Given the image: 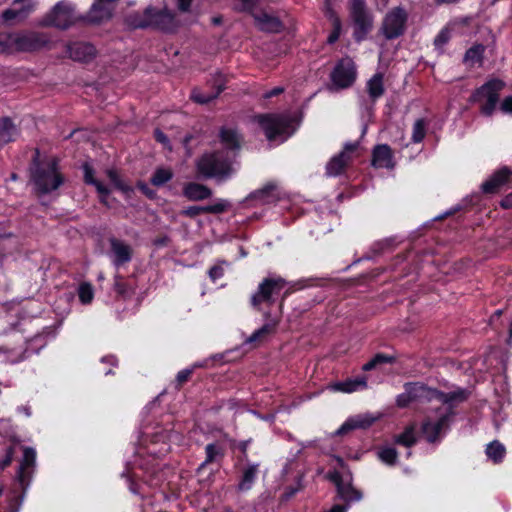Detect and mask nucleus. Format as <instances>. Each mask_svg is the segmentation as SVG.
<instances>
[{
  "label": "nucleus",
  "mask_w": 512,
  "mask_h": 512,
  "mask_svg": "<svg viewBox=\"0 0 512 512\" xmlns=\"http://www.w3.org/2000/svg\"><path fill=\"white\" fill-rule=\"evenodd\" d=\"M220 140L227 150L226 153L223 151L205 153L196 161L197 172L204 178H215L221 181L229 178L233 172L230 153L234 154L240 149L242 138L235 129L223 128L220 131Z\"/></svg>",
  "instance_id": "nucleus-1"
},
{
  "label": "nucleus",
  "mask_w": 512,
  "mask_h": 512,
  "mask_svg": "<svg viewBox=\"0 0 512 512\" xmlns=\"http://www.w3.org/2000/svg\"><path fill=\"white\" fill-rule=\"evenodd\" d=\"M31 182L39 195L50 194L57 190L63 183L64 177L59 171L57 161L51 159L44 163L34 160L31 168Z\"/></svg>",
  "instance_id": "nucleus-2"
},
{
  "label": "nucleus",
  "mask_w": 512,
  "mask_h": 512,
  "mask_svg": "<svg viewBox=\"0 0 512 512\" xmlns=\"http://www.w3.org/2000/svg\"><path fill=\"white\" fill-rule=\"evenodd\" d=\"M269 141H285L296 130L295 120L288 114H262L254 117Z\"/></svg>",
  "instance_id": "nucleus-3"
},
{
  "label": "nucleus",
  "mask_w": 512,
  "mask_h": 512,
  "mask_svg": "<svg viewBox=\"0 0 512 512\" xmlns=\"http://www.w3.org/2000/svg\"><path fill=\"white\" fill-rule=\"evenodd\" d=\"M49 43L45 33L36 31H17L9 33V46L7 53L35 52Z\"/></svg>",
  "instance_id": "nucleus-4"
},
{
  "label": "nucleus",
  "mask_w": 512,
  "mask_h": 512,
  "mask_svg": "<svg viewBox=\"0 0 512 512\" xmlns=\"http://www.w3.org/2000/svg\"><path fill=\"white\" fill-rule=\"evenodd\" d=\"M75 7L69 1H60L39 21L43 27H55L66 30L75 23Z\"/></svg>",
  "instance_id": "nucleus-5"
},
{
  "label": "nucleus",
  "mask_w": 512,
  "mask_h": 512,
  "mask_svg": "<svg viewBox=\"0 0 512 512\" xmlns=\"http://www.w3.org/2000/svg\"><path fill=\"white\" fill-rule=\"evenodd\" d=\"M408 13L403 7H394L384 16L379 33L386 40H393L402 36L406 29Z\"/></svg>",
  "instance_id": "nucleus-6"
},
{
  "label": "nucleus",
  "mask_w": 512,
  "mask_h": 512,
  "mask_svg": "<svg viewBox=\"0 0 512 512\" xmlns=\"http://www.w3.org/2000/svg\"><path fill=\"white\" fill-rule=\"evenodd\" d=\"M350 17L354 23V37L362 41L373 28V16L366 8L363 0H351Z\"/></svg>",
  "instance_id": "nucleus-7"
},
{
  "label": "nucleus",
  "mask_w": 512,
  "mask_h": 512,
  "mask_svg": "<svg viewBox=\"0 0 512 512\" xmlns=\"http://www.w3.org/2000/svg\"><path fill=\"white\" fill-rule=\"evenodd\" d=\"M453 415L454 413L448 409L445 411L438 409L436 418L427 417L422 424L421 431L428 442L434 443L446 433Z\"/></svg>",
  "instance_id": "nucleus-8"
},
{
  "label": "nucleus",
  "mask_w": 512,
  "mask_h": 512,
  "mask_svg": "<svg viewBox=\"0 0 512 512\" xmlns=\"http://www.w3.org/2000/svg\"><path fill=\"white\" fill-rule=\"evenodd\" d=\"M286 286L285 279L281 277H268L262 280L257 291L251 296V304L258 308L261 303L272 304L273 296L278 294Z\"/></svg>",
  "instance_id": "nucleus-9"
},
{
  "label": "nucleus",
  "mask_w": 512,
  "mask_h": 512,
  "mask_svg": "<svg viewBox=\"0 0 512 512\" xmlns=\"http://www.w3.org/2000/svg\"><path fill=\"white\" fill-rule=\"evenodd\" d=\"M505 87L500 79H491L482 84V115L491 116L499 107V95Z\"/></svg>",
  "instance_id": "nucleus-10"
},
{
  "label": "nucleus",
  "mask_w": 512,
  "mask_h": 512,
  "mask_svg": "<svg viewBox=\"0 0 512 512\" xmlns=\"http://www.w3.org/2000/svg\"><path fill=\"white\" fill-rule=\"evenodd\" d=\"M355 78V65L349 58L339 61L331 74L332 82L338 88H347L351 86L355 81Z\"/></svg>",
  "instance_id": "nucleus-11"
},
{
  "label": "nucleus",
  "mask_w": 512,
  "mask_h": 512,
  "mask_svg": "<svg viewBox=\"0 0 512 512\" xmlns=\"http://www.w3.org/2000/svg\"><path fill=\"white\" fill-rule=\"evenodd\" d=\"M358 148V143H347L344 146V149L337 155L333 156L330 161L326 165V174L328 176H338L340 175L348 163L352 159V154L355 153V151Z\"/></svg>",
  "instance_id": "nucleus-12"
},
{
  "label": "nucleus",
  "mask_w": 512,
  "mask_h": 512,
  "mask_svg": "<svg viewBox=\"0 0 512 512\" xmlns=\"http://www.w3.org/2000/svg\"><path fill=\"white\" fill-rule=\"evenodd\" d=\"M470 396V391L463 388H457L448 393L441 392L437 389H434L433 401H438L444 405V407L439 408L440 411H445L448 409L453 413V407L458 404L466 401Z\"/></svg>",
  "instance_id": "nucleus-13"
},
{
  "label": "nucleus",
  "mask_w": 512,
  "mask_h": 512,
  "mask_svg": "<svg viewBox=\"0 0 512 512\" xmlns=\"http://www.w3.org/2000/svg\"><path fill=\"white\" fill-rule=\"evenodd\" d=\"M67 54L73 61L80 63H90L97 57V50L88 42H72L67 45Z\"/></svg>",
  "instance_id": "nucleus-14"
},
{
  "label": "nucleus",
  "mask_w": 512,
  "mask_h": 512,
  "mask_svg": "<svg viewBox=\"0 0 512 512\" xmlns=\"http://www.w3.org/2000/svg\"><path fill=\"white\" fill-rule=\"evenodd\" d=\"M147 15L152 28L163 31H172L177 24L173 13L167 9L147 8Z\"/></svg>",
  "instance_id": "nucleus-15"
},
{
  "label": "nucleus",
  "mask_w": 512,
  "mask_h": 512,
  "mask_svg": "<svg viewBox=\"0 0 512 512\" xmlns=\"http://www.w3.org/2000/svg\"><path fill=\"white\" fill-rule=\"evenodd\" d=\"M34 9L32 0H14L13 7L6 9L2 13V19L5 23L23 21L27 15Z\"/></svg>",
  "instance_id": "nucleus-16"
},
{
  "label": "nucleus",
  "mask_w": 512,
  "mask_h": 512,
  "mask_svg": "<svg viewBox=\"0 0 512 512\" xmlns=\"http://www.w3.org/2000/svg\"><path fill=\"white\" fill-rule=\"evenodd\" d=\"M109 243L112 263L115 267L119 268L120 266L131 261L133 256V249L129 244L114 237L109 239Z\"/></svg>",
  "instance_id": "nucleus-17"
},
{
  "label": "nucleus",
  "mask_w": 512,
  "mask_h": 512,
  "mask_svg": "<svg viewBox=\"0 0 512 512\" xmlns=\"http://www.w3.org/2000/svg\"><path fill=\"white\" fill-rule=\"evenodd\" d=\"M512 180V171L503 167L494 172L489 179L482 183V193L493 194Z\"/></svg>",
  "instance_id": "nucleus-18"
},
{
  "label": "nucleus",
  "mask_w": 512,
  "mask_h": 512,
  "mask_svg": "<svg viewBox=\"0 0 512 512\" xmlns=\"http://www.w3.org/2000/svg\"><path fill=\"white\" fill-rule=\"evenodd\" d=\"M36 461V452L33 448L25 447L23 449V459L20 463L19 471L17 474L18 481L25 490L29 485V481L32 475V469Z\"/></svg>",
  "instance_id": "nucleus-19"
},
{
  "label": "nucleus",
  "mask_w": 512,
  "mask_h": 512,
  "mask_svg": "<svg viewBox=\"0 0 512 512\" xmlns=\"http://www.w3.org/2000/svg\"><path fill=\"white\" fill-rule=\"evenodd\" d=\"M380 416H374L369 413L355 415L348 418L336 431L337 435H344L347 432L355 429H367L372 426Z\"/></svg>",
  "instance_id": "nucleus-20"
},
{
  "label": "nucleus",
  "mask_w": 512,
  "mask_h": 512,
  "mask_svg": "<svg viewBox=\"0 0 512 512\" xmlns=\"http://www.w3.org/2000/svg\"><path fill=\"white\" fill-rule=\"evenodd\" d=\"M333 480L337 487L338 496L347 505L359 502L363 498L362 492L352 485L351 480H344L338 474L333 477Z\"/></svg>",
  "instance_id": "nucleus-21"
},
{
  "label": "nucleus",
  "mask_w": 512,
  "mask_h": 512,
  "mask_svg": "<svg viewBox=\"0 0 512 512\" xmlns=\"http://www.w3.org/2000/svg\"><path fill=\"white\" fill-rule=\"evenodd\" d=\"M281 196L280 188L274 181L268 182L262 188L253 191L248 199L255 200L260 204L276 203Z\"/></svg>",
  "instance_id": "nucleus-22"
},
{
  "label": "nucleus",
  "mask_w": 512,
  "mask_h": 512,
  "mask_svg": "<svg viewBox=\"0 0 512 512\" xmlns=\"http://www.w3.org/2000/svg\"><path fill=\"white\" fill-rule=\"evenodd\" d=\"M99 0L90 7L85 16V20L90 24H100L110 20L113 16V8L111 5L103 3Z\"/></svg>",
  "instance_id": "nucleus-23"
},
{
  "label": "nucleus",
  "mask_w": 512,
  "mask_h": 512,
  "mask_svg": "<svg viewBox=\"0 0 512 512\" xmlns=\"http://www.w3.org/2000/svg\"><path fill=\"white\" fill-rule=\"evenodd\" d=\"M372 165L376 168H394L393 152L387 144H380L374 147Z\"/></svg>",
  "instance_id": "nucleus-24"
},
{
  "label": "nucleus",
  "mask_w": 512,
  "mask_h": 512,
  "mask_svg": "<svg viewBox=\"0 0 512 512\" xmlns=\"http://www.w3.org/2000/svg\"><path fill=\"white\" fill-rule=\"evenodd\" d=\"M252 16L256 26L262 31L277 33L282 29L281 21L265 11L254 12Z\"/></svg>",
  "instance_id": "nucleus-25"
},
{
  "label": "nucleus",
  "mask_w": 512,
  "mask_h": 512,
  "mask_svg": "<svg viewBox=\"0 0 512 512\" xmlns=\"http://www.w3.org/2000/svg\"><path fill=\"white\" fill-rule=\"evenodd\" d=\"M406 393L411 398V401H433L434 389L427 387L426 385L415 382L406 383L404 385Z\"/></svg>",
  "instance_id": "nucleus-26"
},
{
  "label": "nucleus",
  "mask_w": 512,
  "mask_h": 512,
  "mask_svg": "<svg viewBox=\"0 0 512 512\" xmlns=\"http://www.w3.org/2000/svg\"><path fill=\"white\" fill-rule=\"evenodd\" d=\"M183 195L190 201H201L210 198L212 191L203 184L189 182L183 187Z\"/></svg>",
  "instance_id": "nucleus-27"
},
{
  "label": "nucleus",
  "mask_w": 512,
  "mask_h": 512,
  "mask_svg": "<svg viewBox=\"0 0 512 512\" xmlns=\"http://www.w3.org/2000/svg\"><path fill=\"white\" fill-rule=\"evenodd\" d=\"M506 447L499 440H493L486 445L485 455L487 460L492 462L494 465H500L506 458Z\"/></svg>",
  "instance_id": "nucleus-28"
},
{
  "label": "nucleus",
  "mask_w": 512,
  "mask_h": 512,
  "mask_svg": "<svg viewBox=\"0 0 512 512\" xmlns=\"http://www.w3.org/2000/svg\"><path fill=\"white\" fill-rule=\"evenodd\" d=\"M367 388V378L357 377L354 379H347L345 381L336 382L331 385V389L337 392L352 393L358 390Z\"/></svg>",
  "instance_id": "nucleus-29"
},
{
  "label": "nucleus",
  "mask_w": 512,
  "mask_h": 512,
  "mask_svg": "<svg viewBox=\"0 0 512 512\" xmlns=\"http://www.w3.org/2000/svg\"><path fill=\"white\" fill-rule=\"evenodd\" d=\"M224 448L218 443H209L205 447V460L199 465L198 471L203 470L207 465L220 462L224 457Z\"/></svg>",
  "instance_id": "nucleus-30"
},
{
  "label": "nucleus",
  "mask_w": 512,
  "mask_h": 512,
  "mask_svg": "<svg viewBox=\"0 0 512 512\" xmlns=\"http://www.w3.org/2000/svg\"><path fill=\"white\" fill-rule=\"evenodd\" d=\"M257 474L258 464H250L244 468L241 479L237 485V490L239 492L249 491L257 478Z\"/></svg>",
  "instance_id": "nucleus-31"
},
{
  "label": "nucleus",
  "mask_w": 512,
  "mask_h": 512,
  "mask_svg": "<svg viewBox=\"0 0 512 512\" xmlns=\"http://www.w3.org/2000/svg\"><path fill=\"white\" fill-rule=\"evenodd\" d=\"M84 181L87 184L94 185L97 192L100 194L101 201L105 202V198L109 195V189L100 181L96 180L93 176L94 171L88 163L83 164Z\"/></svg>",
  "instance_id": "nucleus-32"
},
{
  "label": "nucleus",
  "mask_w": 512,
  "mask_h": 512,
  "mask_svg": "<svg viewBox=\"0 0 512 512\" xmlns=\"http://www.w3.org/2000/svg\"><path fill=\"white\" fill-rule=\"evenodd\" d=\"M17 135L14 124L8 118L0 119V148L13 141Z\"/></svg>",
  "instance_id": "nucleus-33"
},
{
  "label": "nucleus",
  "mask_w": 512,
  "mask_h": 512,
  "mask_svg": "<svg viewBox=\"0 0 512 512\" xmlns=\"http://www.w3.org/2000/svg\"><path fill=\"white\" fill-rule=\"evenodd\" d=\"M369 97L375 101L384 94L383 75L376 73L372 78L369 79L366 85Z\"/></svg>",
  "instance_id": "nucleus-34"
},
{
  "label": "nucleus",
  "mask_w": 512,
  "mask_h": 512,
  "mask_svg": "<svg viewBox=\"0 0 512 512\" xmlns=\"http://www.w3.org/2000/svg\"><path fill=\"white\" fill-rule=\"evenodd\" d=\"M279 324L278 319H270L267 323H265L261 328L255 330L251 336L247 339L248 343L260 341L264 339L266 336L275 332L277 326Z\"/></svg>",
  "instance_id": "nucleus-35"
},
{
  "label": "nucleus",
  "mask_w": 512,
  "mask_h": 512,
  "mask_svg": "<svg viewBox=\"0 0 512 512\" xmlns=\"http://www.w3.org/2000/svg\"><path fill=\"white\" fill-rule=\"evenodd\" d=\"M222 88L218 87L213 92H204L201 89L194 88L191 92L190 98L199 104H207L217 98V96L221 93Z\"/></svg>",
  "instance_id": "nucleus-36"
},
{
  "label": "nucleus",
  "mask_w": 512,
  "mask_h": 512,
  "mask_svg": "<svg viewBox=\"0 0 512 512\" xmlns=\"http://www.w3.org/2000/svg\"><path fill=\"white\" fill-rule=\"evenodd\" d=\"M173 178V172L169 168H157L151 177V184L157 187L163 186Z\"/></svg>",
  "instance_id": "nucleus-37"
},
{
  "label": "nucleus",
  "mask_w": 512,
  "mask_h": 512,
  "mask_svg": "<svg viewBox=\"0 0 512 512\" xmlns=\"http://www.w3.org/2000/svg\"><path fill=\"white\" fill-rule=\"evenodd\" d=\"M126 22L133 28H147L151 26V22H149L147 15V8L143 13L130 14L126 19Z\"/></svg>",
  "instance_id": "nucleus-38"
},
{
  "label": "nucleus",
  "mask_w": 512,
  "mask_h": 512,
  "mask_svg": "<svg viewBox=\"0 0 512 512\" xmlns=\"http://www.w3.org/2000/svg\"><path fill=\"white\" fill-rule=\"evenodd\" d=\"M396 444L405 446V447H411L413 446L417 439L415 436V429L413 426H409L405 429V431L399 435H397L394 439Z\"/></svg>",
  "instance_id": "nucleus-39"
},
{
  "label": "nucleus",
  "mask_w": 512,
  "mask_h": 512,
  "mask_svg": "<svg viewBox=\"0 0 512 512\" xmlns=\"http://www.w3.org/2000/svg\"><path fill=\"white\" fill-rule=\"evenodd\" d=\"M114 279V289L118 296L126 299L134 294V289L131 286H129L126 282H124L121 275L116 274Z\"/></svg>",
  "instance_id": "nucleus-40"
},
{
  "label": "nucleus",
  "mask_w": 512,
  "mask_h": 512,
  "mask_svg": "<svg viewBox=\"0 0 512 512\" xmlns=\"http://www.w3.org/2000/svg\"><path fill=\"white\" fill-rule=\"evenodd\" d=\"M78 297L82 304H90L94 297V290L90 283H81L78 288Z\"/></svg>",
  "instance_id": "nucleus-41"
},
{
  "label": "nucleus",
  "mask_w": 512,
  "mask_h": 512,
  "mask_svg": "<svg viewBox=\"0 0 512 512\" xmlns=\"http://www.w3.org/2000/svg\"><path fill=\"white\" fill-rule=\"evenodd\" d=\"M426 135V122L424 119H417L413 124L412 142L420 143Z\"/></svg>",
  "instance_id": "nucleus-42"
},
{
  "label": "nucleus",
  "mask_w": 512,
  "mask_h": 512,
  "mask_svg": "<svg viewBox=\"0 0 512 512\" xmlns=\"http://www.w3.org/2000/svg\"><path fill=\"white\" fill-rule=\"evenodd\" d=\"M397 456L396 449L392 447H384L378 451L379 459L388 465H394L396 463Z\"/></svg>",
  "instance_id": "nucleus-43"
},
{
  "label": "nucleus",
  "mask_w": 512,
  "mask_h": 512,
  "mask_svg": "<svg viewBox=\"0 0 512 512\" xmlns=\"http://www.w3.org/2000/svg\"><path fill=\"white\" fill-rule=\"evenodd\" d=\"M503 309H496L489 317L487 326L492 330L499 332L503 328L502 322Z\"/></svg>",
  "instance_id": "nucleus-44"
},
{
  "label": "nucleus",
  "mask_w": 512,
  "mask_h": 512,
  "mask_svg": "<svg viewBox=\"0 0 512 512\" xmlns=\"http://www.w3.org/2000/svg\"><path fill=\"white\" fill-rule=\"evenodd\" d=\"M107 177L109 178V180L113 183V185L121 190V191H129L130 188L121 180L120 176L118 175L117 171L114 170V169H108L107 172Z\"/></svg>",
  "instance_id": "nucleus-45"
},
{
  "label": "nucleus",
  "mask_w": 512,
  "mask_h": 512,
  "mask_svg": "<svg viewBox=\"0 0 512 512\" xmlns=\"http://www.w3.org/2000/svg\"><path fill=\"white\" fill-rule=\"evenodd\" d=\"M204 207L205 213L219 214L223 213L229 208V202L227 200L220 199L216 203Z\"/></svg>",
  "instance_id": "nucleus-46"
},
{
  "label": "nucleus",
  "mask_w": 512,
  "mask_h": 512,
  "mask_svg": "<svg viewBox=\"0 0 512 512\" xmlns=\"http://www.w3.org/2000/svg\"><path fill=\"white\" fill-rule=\"evenodd\" d=\"M485 41L487 42V45H484L482 43V50H481V53H482V65L484 64V58L486 57V54H490V55L493 54L494 44H495V37H494V35L491 34V32H489L487 38L485 39Z\"/></svg>",
  "instance_id": "nucleus-47"
},
{
  "label": "nucleus",
  "mask_w": 512,
  "mask_h": 512,
  "mask_svg": "<svg viewBox=\"0 0 512 512\" xmlns=\"http://www.w3.org/2000/svg\"><path fill=\"white\" fill-rule=\"evenodd\" d=\"M474 61H480V47L478 45H474L471 47L464 56V62H474Z\"/></svg>",
  "instance_id": "nucleus-48"
},
{
  "label": "nucleus",
  "mask_w": 512,
  "mask_h": 512,
  "mask_svg": "<svg viewBox=\"0 0 512 512\" xmlns=\"http://www.w3.org/2000/svg\"><path fill=\"white\" fill-rule=\"evenodd\" d=\"M450 39V31L446 28L442 29L434 39V45L442 48Z\"/></svg>",
  "instance_id": "nucleus-49"
},
{
  "label": "nucleus",
  "mask_w": 512,
  "mask_h": 512,
  "mask_svg": "<svg viewBox=\"0 0 512 512\" xmlns=\"http://www.w3.org/2000/svg\"><path fill=\"white\" fill-rule=\"evenodd\" d=\"M204 213H205L204 206H190L181 211V215H184V216H187L190 218H195V217L199 216L200 214H204Z\"/></svg>",
  "instance_id": "nucleus-50"
},
{
  "label": "nucleus",
  "mask_w": 512,
  "mask_h": 512,
  "mask_svg": "<svg viewBox=\"0 0 512 512\" xmlns=\"http://www.w3.org/2000/svg\"><path fill=\"white\" fill-rule=\"evenodd\" d=\"M14 456V447L9 446L5 450V455L3 459L0 460V470H4L7 466H9L13 460Z\"/></svg>",
  "instance_id": "nucleus-51"
},
{
  "label": "nucleus",
  "mask_w": 512,
  "mask_h": 512,
  "mask_svg": "<svg viewBox=\"0 0 512 512\" xmlns=\"http://www.w3.org/2000/svg\"><path fill=\"white\" fill-rule=\"evenodd\" d=\"M192 373H193V368H187V369H183V370L179 371L176 376V382H177L178 386H181L185 382H187L189 380V378L191 377Z\"/></svg>",
  "instance_id": "nucleus-52"
},
{
  "label": "nucleus",
  "mask_w": 512,
  "mask_h": 512,
  "mask_svg": "<svg viewBox=\"0 0 512 512\" xmlns=\"http://www.w3.org/2000/svg\"><path fill=\"white\" fill-rule=\"evenodd\" d=\"M224 275V268L222 265L217 264L209 269V277L213 282L220 279Z\"/></svg>",
  "instance_id": "nucleus-53"
},
{
  "label": "nucleus",
  "mask_w": 512,
  "mask_h": 512,
  "mask_svg": "<svg viewBox=\"0 0 512 512\" xmlns=\"http://www.w3.org/2000/svg\"><path fill=\"white\" fill-rule=\"evenodd\" d=\"M333 24H334V29L328 37V43H330V44H332L338 40V38L340 36V30H341V23L338 18H335Z\"/></svg>",
  "instance_id": "nucleus-54"
},
{
  "label": "nucleus",
  "mask_w": 512,
  "mask_h": 512,
  "mask_svg": "<svg viewBox=\"0 0 512 512\" xmlns=\"http://www.w3.org/2000/svg\"><path fill=\"white\" fill-rule=\"evenodd\" d=\"M498 108L504 114H512V95L506 97Z\"/></svg>",
  "instance_id": "nucleus-55"
},
{
  "label": "nucleus",
  "mask_w": 512,
  "mask_h": 512,
  "mask_svg": "<svg viewBox=\"0 0 512 512\" xmlns=\"http://www.w3.org/2000/svg\"><path fill=\"white\" fill-rule=\"evenodd\" d=\"M411 402V398H409V395L406 393V391L399 394L396 398V404L400 408L407 407Z\"/></svg>",
  "instance_id": "nucleus-56"
},
{
  "label": "nucleus",
  "mask_w": 512,
  "mask_h": 512,
  "mask_svg": "<svg viewBox=\"0 0 512 512\" xmlns=\"http://www.w3.org/2000/svg\"><path fill=\"white\" fill-rule=\"evenodd\" d=\"M154 135L158 142H160L164 147L171 150L169 140H168L167 136L161 130L156 129L154 132Z\"/></svg>",
  "instance_id": "nucleus-57"
},
{
  "label": "nucleus",
  "mask_w": 512,
  "mask_h": 512,
  "mask_svg": "<svg viewBox=\"0 0 512 512\" xmlns=\"http://www.w3.org/2000/svg\"><path fill=\"white\" fill-rule=\"evenodd\" d=\"M9 46V33H0V53H7Z\"/></svg>",
  "instance_id": "nucleus-58"
},
{
  "label": "nucleus",
  "mask_w": 512,
  "mask_h": 512,
  "mask_svg": "<svg viewBox=\"0 0 512 512\" xmlns=\"http://www.w3.org/2000/svg\"><path fill=\"white\" fill-rule=\"evenodd\" d=\"M236 1L240 3L241 9L245 10V11H251L258 2V0H236Z\"/></svg>",
  "instance_id": "nucleus-59"
},
{
  "label": "nucleus",
  "mask_w": 512,
  "mask_h": 512,
  "mask_svg": "<svg viewBox=\"0 0 512 512\" xmlns=\"http://www.w3.org/2000/svg\"><path fill=\"white\" fill-rule=\"evenodd\" d=\"M374 360L378 365L381 363H391L394 361V358L391 356L384 355V354H377L374 356Z\"/></svg>",
  "instance_id": "nucleus-60"
},
{
  "label": "nucleus",
  "mask_w": 512,
  "mask_h": 512,
  "mask_svg": "<svg viewBox=\"0 0 512 512\" xmlns=\"http://www.w3.org/2000/svg\"><path fill=\"white\" fill-rule=\"evenodd\" d=\"M500 206L503 209H512V192L506 195L501 201Z\"/></svg>",
  "instance_id": "nucleus-61"
},
{
  "label": "nucleus",
  "mask_w": 512,
  "mask_h": 512,
  "mask_svg": "<svg viewBox=\"0 0 512 512\" xmlns=\"http://www.w3.org/2000/svg\"><path fill=\"white\" fill-rule=\"evenodd\" d=\"M177 1V7L180 11L186 12L188 11L192 0H176Z\"/></svg>",
  "instance_id": "nucleus-62"
},
{
  "label": "nucleus",
  "mask_w": 512,
  "mask_h": 512,
  "mask_svg": "<svg viewBox=\"0 0 512 512\" xmlns=\"http://www.w3.org/2000/svg\"><path fill=\"white\" fill-rule=\"evenodd\" d=\"M284 91V88L283 87H275L269 91H267L265 94H264V97L265 98H272L274 96H277L281 93H283Z\"/></svg>",
  "instance_id": "nucleus-63"
},
{
  "label": "nucleus",
  "mask_w": 512,
  "mask_h": 512,
  "mask_svg": "<svg viewBox=\"0 0 512 512\" xmlns=\"http://www.w3.org/2000/svg\"><path fill=\"white\" fill-rule=\"evenodd\" d=\"M377 366V363L375 362L374 358H372L369 362L363 365L362 369L364 371H370L374 369Z\"/></svg>",
  "instance_id": "nucleus-64"
}]
</instances>
